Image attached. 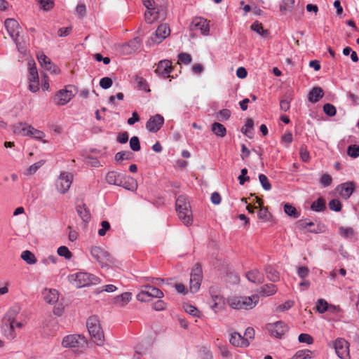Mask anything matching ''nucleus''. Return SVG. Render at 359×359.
Wrapping results in <instances>:
<instances>
[{"mask_svg":"<svg viewBox=\"0 0 359 359\" xmlns=\"http://www.w3.org/2000/svg\"><path fill=\"white\" fill-rule=\"evenodd\" d=\"M57 254L61 256L64 257L65 259H69L72 257V253L69 251L68 248L66 246H60L57 249Z\"/></svg>","mask_w":359,"mask_h":359,"instance_id":"nucleus-43","label":"nucleus"},{"mask_svg":"<svg viewBox=\"0 0 359 359\" xmlns=\"http://www.w3.org/2000/svg\"><path fill=\"white\" fill-rule=\"evenodd\" d=\"M229 342L234 346L245 348L250 345V341L244 338L240 333L237 332H233L231 333V337Z\"/></svg>","mask_w":359,"mask_h":359,"instance_id":"nucleus-21","label":"nucleus"},{"mask_svg":"<svg viewBox=\"0 0 359 359\" xmlns=\"http://www.w3.org/2000/svg\"><path fill=\"white\" fill-rule=\"evenodd\" d=\"M179 61L184 63V65H188L191 63L192 58L191 55L186 53H182L178 56Z\"/></svg>","mask_w":359,"mask_h":359,"instance_id":"nucleus-56","label":"nucleus"},{"mask_svg":"<svg viewBox=\"0 0 359 359\" xmlns=\"http://www.w3.org/2000/svg\"><path fill=\"white\" fill-rule=\"evenodd\" d=\"M18 314V309L12 308L6 314L3 321L4 326L9 328L11 338L15 337L14 330H15V320Z\"/></svg>","mask_w":359,"mask_h":359,"instance_id":"nucleus-14","label":"nucleus"},{"mask_svg":"<svg viewBox=\"0 0 359 359\" xmlns=\"http://www.w3.org/2000/svg\"><path fill=\"white\" fill-rule=\"evenodd\" d=\"M29 90L33 93L37 92L39 89V79H29Z\"/></svg>","mask_w":359,"mask_h":359,"instance_id":"nucleus-57","label":"nucleus"},{"mask_svg":"<svg viewBox=\"0 0 359 359\" xmlns=\"http://www.w3.org/2000/svg\"><path fill=\"white\" fill-rule=\"evenodd\" d=\"M324 95L323 89L320 87H314L309 94V100L312 103L319 101Z\"/></svg>","mask_w":359,"mask_h":359,"instance_id":"nucleus-28","label":"nucleus"},{"mask_svg":"<svg viewBox=\"0 0 359 359\" xmlns=\"http://www.w3.org/2000/svg\"><path fill=\"white\" fill-rule=\"evenodd\" d=\"M293 304H294V302L292 301H287L284 304H282L279 305L276 308V311L278 312L284 311L287 310L290 308H291L293 306Z\"/></svg>","mask_w":359,"mask_h":359,"instance_id":"nucleus-64","label":"nucleus"},{"mask_svg":"<svg viewBox=\"0 0 359 359\" xmlns=\"http://www.w3.org/2000/svg\"><path fill=\"white\" fill-rule=\"evenodd\" d=\"M86 327L93 342L98 346L102 345L104 341V333L97 317H89L86 322Z\"/></svg>","mask_w":359,"mask_h":359,"instance_id":"nucleus-3","label":"nucleus"},{"mask_svg":"<svg viewBox=\"0 0 359 359\" xmlns=\"http://www.w3.org/2000/svg\"><path fill=\"white\" fill-rule=\"evenodd\" d=\"M277 292V287L272 284L269 283L262 286L259 290L258 292L260 295L264 297H268L274 294Z\"/></svg>","mask_w":359,"mask_h":359,"instance_id":"nucleus-27","label":"nucleus"},{"mask_svg":"<svg viewBox=\"0 0 359 359\" xmlns=\"http://www.w3.org/2000/svg\"><path fill=\"white\" fill-rule=\"evenodd\" d=\"M43 299L48 304H55L58 301L59 294L55 289H45L43 292Z\"/></svg>","mask_w":359,"mask_h":359,"instance_id":"nucleus-23","label":"nucleus"},{"mask_svg":"<svg viewBox=\"0 0 359 359\" xmlns=\"http://www.w3.org/2000/svg\"><path fill=\"white\" fill-rule=\"evenodd\" d=\"M176 211L179 219L186 226H189L193 222L192 211L190 203L185 196H179L175 203Z\"/></svg>","mask_w":359,"mask_h":359,"instance_id":"nucleus-1","label":"nucleus"},{"mask_svg":"<svg viewBox=\"0 0 359 359\" xmlns=\"http://www.w3.org/2000/svg\"><path fill=\"white\" fill-rule=\"evenodd\" d=\"M254 122L252 118H248L245 126L241 128V131L245 135H248V133L250 132V130L253 128Z\"/></svg>","mask_w":359,"mask_h":359,"instance_id":"nucleus-47","label":"nucleus"},{"mask_svg":"<svg viewBox=\"0 0 359 359\" xmlns=\"http://www.w3.org/2000/svg\"><path fill=\"white\" fill-rule=\"evenodd\" d=\"M145 20L148 23H152L158 18V13L155 10H148L144 14Z\"/></svg>","mask_w":359,"mask_h":359,"instance_id":"nucleus-42","label":"nucleus"},{"mask_svg":"<svg viewBox=\"0 0 359 359\" xmlns=\"http://www.w3.org/2000/svg\"><path fill=\"white\" fill-rule=\"evenodd\" d=\"M76 212L83 222H88L90 221V210L88 209L85 204L78 205L76 206Z\"/></svg>","mask_w":359,"mask_h":359,"instance_id":"nucleus-30","label":"nucleus"},{"mask_svg":"<svg viewBox=\"0 0 359 359\" xmlns=\"http://www.w3.org/2000/svg\"><path fill=\"white\" fill-rule=\"evenodd\" d=\"M329 207L332 210L338 212L341 209V204L338 199H332L329 203Z\"/></svg>","mask_w":359,"mask_h":359,"instance_id":"nucleus-54","label":"nucleus"},{"mask_svg":"<svg viewBox=\"0 0 359 359\" xmlns=\"http://www.w3.org/2000/svg\"><path fill=\"white\" fill-rule=\"evenodd\" d=\"M355 188V185L353 182H346L339 185L337 190L343 198L348 199L352 195Z\"/></svg>","mask_w":359,"mask_h":359,"instance_id":"nucleus-19","label":"nucleus"},{"mask_svg":"<svg viewBox=\"0 0 359 359\" xmlns=\"http://www.w3.org/2000/svg\"><path fill=\"white\" fill-rule=\"evenodd\" d=\"M259 180L264 189L266 191H269L271 189V185L265 175L260 174L259 175Z\"/></svg>","mask_w":359,"mask_h":359,"instance_id":"nucleus-44","label":"nucleus"},{"mask_svg":"<svg viewBox=\"0 0 359 359\" xmlns=\"http://www.w3.org/2000/svg\"><path fill=\"white\" fill-rule=\"evenodd\" d=\"M284 211L288 216L297 219L299 217L300 214L297 212L295 207L289 203H285L284 205Z\"/></svg>","mask_w":359,"mask_h":359,"instance_id":"nucleus-37","label":"nucleus"},{"mask_svg":"<svg viewBox=\"0 0 359 359\" xmlns=\"http://www.w3.org/2000/svg\"><path fill=\"white\" fill-rule=\"evenodd\" d=\"M172 69V62L168 60H161L158 62L155 72L163 78L170 77V74Z\"/></svg>","mask_w":359,"mask_h":359,"instance_id":"nucleus-17","label":"nucleus"},{"mask_svg":"<svg viewBox=\"0 0 359 359\" xmlns=\"http://www.w3.org/2000/svg\"><path fill=\"white\" fill-rule=\"evenodd\" d=\"M90 255L102 268L107 267L114 262V259L110 254L100 247H92L90 248Z\"/></svg>","mask_w":359,"mask_h":359,"instance_id":"nucleus-5","label":"nucleus"},{"mask_svg":"<svg viewBox=\"0 0 359 359\" xmlns=\"http://www.w3.org/2000/svg\"><path fill=\"white\" fill-rule=\"evenodd\" d=\"M184 310L187 313L193 316H199L200 315V311L198 310V309L191 304L185 305Z\"/></svg>","mask_w":359,"mask_h":359,"instance_id":"nucleus-49","label":"nucleus"},{"mask_svg":"<svg viewBox=\"0 0 359 359\" xmlns=\"http://www.w3.org/2000/svg\"><path fill=\"white\" fill-rule=\"evenodd\" d=\"M76 87L67 86L65 89L59 90L54 97V102L59 106L67 104L76 95Z\"/></svg>","mask_w":359,"mask_h":359,"instance_id":"nucleus-7","label":"nucleus"},{"mask_svg":"<svg viewBox=\"0 0 359 359\" xmlns=\"http://www.w3.org/2000/svg\"><path fill=\"white\" fill-rule=\"evenodd\" d=\"M265 271L266 273V276L269 280H270L272 282H277L279 280V273L277 270H276L272 266H267L265 269Z\"/></svg>","mask_w":359,"mask_h":359,"instance_id":"nucleus-35","label":"nucleus"},{"mask_svg":"<svg viewBox=\"0 0 359 359\" xmlns=\"http://www.w3.org/2000/svg\"><path fill=\"white\" fill-rule=\"evenodd\" d=\"M248 170L246 168H243L241 171V175L238 176V180L241 185H243L245 182L250 180V177L247 176Z\"/></svg>","mask_w":359,"mask_h":359,"instance_id":"nucleus-58","label":"nucleus"},{"mask_svg":"<svg viewBox=\"0 0 359 359\" xmlns=\"http://www.w3.org/2000/svg\"><path fill=\"white\" fill-rule=\"evenodd\" d=\"M164 123V118L160 114L151 116L146 123L147 129L152 133L158 132Z\"/></svg>","mask_w":359,"mask_h":359,"instance_id":"nucleus-16","label":"nucleus"},{"mask_svg":"<svg viewBox=\"0 0 359 359\" xmlns=\"http://www.w3.org/2000/svg\"><path fill=\"white\" fill-rule=\"evenodd\" d=\"M124 174L116 172L109 171L106 175V181L109 184L119 186L121 184V181L123 178Z\"/></svg>","mask_w":359,"mask_h":359,"instance_id":"nucleus-22","label":"nucleus"},{"mask_svg":"<svg viewBox=\"0 0 359 359\" xmlns=\"http://www.w3.org/2000/svg\"><path fill=\"white\" fill-rule=\"evenodd\" d=\"M244 338H246L248 341H251L255 337V330L252 327H248L246 328L244 335Z\"/></svg>","mask_w":359,"mask_h":359,"instance_id":"nucleus-63","label":"nucleus"},{"mask_svg":"<svg viewBox=\"0 0 359 359\" xmlns=\"http://www.w3.org/2000/svg\"><path fill=\"white\" fill-rule=\"evenodd\" d=\"M323 111L329 116H334L337 113L335 107L329 103L324 104Z\"/></svg>","mask_w":359,"mask_h":359,"instance_id":"nucleus-46","label":"nucleus"},{"mask_svg":"<svg viewBox=\"0 0 359 359\" xmlns=\"http://www.w3.org/2000/svg\"><path fill=\"white\" fill-rule=\"evenodd\" d=\"M113 84L112 80L109 77L102 78L100 81V86L104 89H108Z\"/></svg>","mask_w":359,"mask_h":359,"instance_id":"nucleus-53","label":"nucleus"},{"mask_svg":"<svg viewBox=\"0 0 359 359\" xmlns=\"http://www.w3.org/2000/svg\"><path fill=\"white\" fill-rule=\"evenodd\" d=\"M203 279V271L201 266L199 264H196L191 272L190 275V291L192 293L196 292L201 286Z\"/></svg>","mask_w":359,"mask_h":359,"instance_id":"nucleus-10","label":"nucleus"},{"mask_svg":"<svg viewBox=\"0 0 359 359\" xmlns=\"http://www.w3.org/2000/svg\"><path fill=\"white\" fill-rule=\"evenodd\" d=\"M266 329L271 336L280 338L287 331V326L283 321H277L267 324Z\"/></svg>","mask_w":359,"mask_h":359,"instance_id":"nucleus-15","label":"nucleus"},{"mask_svg":"<svg viewBox=\"0 0 359 359\" xmlns=\"http://www.w3.org/2000/svg\"><path fill=\"white\" fill-rule=\"evenodd\" d=\"M69 280L76 287H83L91 284H96L97 278L86 272H78L69 276Z\"/></svg>","mask_w":359,"mask_h":359,"instance_id":"nucleus-4","label":"nucleus"},{"mask_svg":"<svg viewBox=\"0 0 359 359\" xmlns=\"http://www.w3.org/2000/svg\"><path fill=\"white\" fill-rule=\"evenodd\" d=\"M40 6L45 11H49L53 7V0H37Z\"/></svg>","mask_w":359,"mask_h":359,"instance_id":"nucleus-50","label":"nucleus"},{"mask_svg":"<svg viewBox=\"0 0 359 359\" xmlns=\"http://www.w3.org/2000/svg\"><path fill=\"white\" fill-rule=\"evenodd\" d=\"M140 39L138 37H135L127 43L123 44L121 48V51L124 55L132 54L140 48Z\"/></svg>","mask_w":359,"mask_h":359,"instance_id":"nucleus-20","label":"nucleus"},{"mask_svg":"<svg viewBox=\"0 0 359 359\" xmlns=\"http://www.w3.org/2000/svg\"><path fill=\"white\" fill-rule=\"evenodd\" d=\"M21 258L28 264H34L36 263L35 255L29 250H25L21 254Z\"/></svg>","mask_w":359,"mask_h":359,"instance_id":"nucleus-36","label":"nucleus"},{"mask_svg":"<svg viewBox=\"0 0 359 359\" xmlns=\"http://www.w3.org/2000/svg\"><path fill=\"white\" fill-rule=\"evenodd\" d=\"M313 352L309 349L299 350L290 359H311Z\"/></svg>","mask_w":359,"mask_h":359,"instance_id":"nucleus-34","label":"nucleus"},{"mask_svg":"<svg viewBox=\"0 0 359 359\" xmlns=\"http://www.w3.org/2000/svg\"><path fill=\"white\" fill-rule=\"evenodd\" d=\"M5 27L9 36L14 40L18 50H20L22 47L18 39L20 27L18 22L13 18H8L5 21Z\"/></svg>","mask_w":359,"mask_h":359,"instance_id":"nucleus-11","label":"nucleus"},{"mask_svg":"<svg viewBox=\"0 0 359 359\" xmlns=\"http://www.w3.org/2000/svg\"><path fill=\"white\" fill-rule=\"evenodd\" d=\"M43 67L45 68L46 70L49 71L50 72L55 74L60 72V69H58V67L55 65H54L50 60L48 61L47 64L44 65Z\"/></svg>","mask_w":359,"mask_h":359,"instance_id":"nucleus-51","label":"nucleus"},{"mask_svg":"<svg viewBox=\"0 0 359 359\" xmlns=\"http://www.w3.org/2000/svg\"><path fill=\"white\" fill-rule=\"evenodd\" d=\"M132 157V153L129 151H123L116 154L115 159L116 161L128 160Z\"/></svg>","mask_w":359,"mask_h":359,"instance_id":"nucleus-45","label":"nucleus"},{"mask_svg":"<svg viewBox=\"0 0 359 359\" xmlns=\"http://www.w3.org/2000/svg\"><path fill=\"white\" fill-rule=\"evenodd\" d=\"M62 344L66 348H83L86 346L87 340L84 336L70 334L63 338Z\"/></svg>","mask_w":359,"mask_h":359,"instance_id":"nucleus-9","label":"nucleus"},{"mask_svg":"<svg viewBox=\"0 0 359 359\" xmlns=\"http://www.w3.org/2000/svg\"><path fill=\"white\" fill-rule=\"evenodd\" d=\"M316 311L320 313H324L329 309V304L327 301L323 299H319L316 305Z\"/></svg>","mask_w":359,"mask_h":359,"instance_id":"nucleus-39","label":"nucleus"},{"mask_svg":"<svg viewBox=\"0 0 359 359\" xmlns=\"http://www.w3.org/2000/svg\"><path fill=\"white\" fill-rule=\"evenodd\" d=\"M131 298L132 294L130 292H124L116 297L114 299V303L118 306H124L131 300Z\"/></svg>","mask_w":359,"mask_h":359,"instance_id":"nucleus-29","label":"nucleus"},{"mask_svg":"<svg viewBox=\"0 0 359 359\" xmlns=\"http://www.w3.org/2000/svg\"><path fill=\"white\" fill-rule=\"evenodd\" d=\"M251 29L264 38H268L270 34V32L268 29H265L263 25L259 21L253 22L250 27Z\"/></svg>","mask_w":359,"mask_h":359,"instance_id":"nucleus-31","label":"nucleus"},{"mask_svg":"<svg viewBox=\"0 0 359 359\" xmlns=\"http://www.w3.org/2000/svg\"><path fill=\"white\" fill-rule=\"evenodd\" d=\"M339 233L341 236L345 238H352L354 235V231L351 227H343L339 228Z\"/></svg>","mask_w":359,"mask_h":359,"instance_id":"nucleus-40","label":"nucleus"},{"mask_svg":"<svg viewBox=\"0 0 359 359\" xmlns=\"http://www.w3.org/2000/svg\"><path fill=\"white\" fill-rule=\"evenodd\" d=\"M311 208L316 212H320L324 210L325 209V200L323 198H319L312 203Z\"/></svg>","mask_w":359,"mask_h":359,"instance_id":"nucleus-38","label":"nucleus"},{"mask_svg":"<svg viewBox=\"0 0 359 359\" xmlns=\"http://www.w3.org/2000/svg\"><path fill=\"white\" fill-rule=\"evenodd\" d=\"M231 116L230 110L227 109H222L219 111L217 114V118L219 121L227 120Z\"/></svg>","mask_w":359,"mask_h":359,"instance_id":"nucleus-55","label":"nucleus"},{"mask_svg":"<svg viewBox=\"0 0 359 359\" xmlns=\"http://www.w3.org/2000/svg\"><path fill=\"white\" fill-rule=\"evenodd\" d=\"M294 3V0H283V4L280 6V11H285L290 8H292L293 4Z\"/></svg>","mask_w":359,"mask_h":359,"instance_id":"nucleus-61","label":"nucleus"},{"mask_svg":"<svg viewBox=\"0 0 359 359\" xmlns=\"http://www.w3.org/2000/svg\"><path fill=\"white\" fill-rule=\"evenodd\" d=\"M298 339L301 343H306L307 344H311L313 339L309 334L302 333L299 335Z\"/></svg>","mask_w":359,"mask_h":359,"instance_id":"nucleus-52","label":"nucleus"},{"mask_svg":"<svg viewBox=\"0 0 359 359\" xmlns=\"http://www.w3.org/2000/svg\"><path fill=\"white\" fill-rule=\"evenodd\" d=\"M212 131L218 137H223L226 135V128L221 123L215 122L212 125Z\"/></svg>","mask_w":359,"mask_h":359,"instance_id":"nucleus-33","label":"nucleus"},{"mask_svg":"<svg viewBox=\"0 0 359 359\" xmlns=\"http://www.w3.org/2000/svg\"><path fill=\"white\" fill-rule=\"evenodd\" d=\"M210 292L212 299L211 308L217 311L222 308L224 305V299L219 294H214L212 290H210Z\"/></svg>","mask_w":359,"mask_h":359,"instance_id":"nucleus-26","label":"nucleus"},{"mask_svg":"<svg viewBox=\"0 0 359 359\" xmlns=\"http://www.w3.org/2000/svg\"><path fill=\"white\" fill-rule=\"evenodd\" d=\"M259 302L257 295L251 297L246 296H233L228 298L227 303L229 306L233 309H252L256 306Z\"/></svg>","mask_w":359,"mask_h":359,"instance_id":"nucleus-2","label":"nucleus"},{"mask_svg":"<svg viewBox=\"0 0 359 359\" xmlns=\"http://www.w3.org/2000/svg\"><path fill=\"white\" fill-rule=\"evenodd\" d=\"M144 290H141L137 294V299L142 302H149L151 297L162 298L163 297V292L153 286L145 285L143 286Z\"/></svg>","mask_w":359,"mask_h":359,"instance_id":"nucleus-8","label":"nucleus"},{"mask_svg":"<svg viewBox=\"0 0 359 359\" xmlns=\"http://www.w3.org/2000/svg\"><path fill=\"white\" fill-rule=\"evenodd\" d=\"M123 178L119 187H122L129 191H135L137 189V183L133 177L124 175Z\"/></svg>","mask_w":359,"mask_h":359,"instance_id":"nucleus-25","label":"nucleus"},{"mask_svg":"<svg viewBox=\"0 0 359 359\" xmlns=\"http://www.w3.org/2000/svg\"><path fill=\"white\" fill-rule=\"evenodd\" d=\"M347 154L353 158L359 156V146L357 144L349 145L347 148Z\"/></svg>","mask_w":359,"mask_h":359,"instance_id":"nucleus-41","label":"nucleus"},{"mask_svg":"<svg viewBox=\"0 0 359 359\" xmlns=\"http://www.w3.org/2000/svg\"><path fill=\"white\" fill-rule=\"evenodd\" d=\"M102 228L98 231V235L100 236H104L107 231L110 229V224L107 221H102L101 222Z\"/></svg>","mask_w":359,"mask_h":359,"instance_id":"nucleus-59","label":"nucleus"},{"mask_svg":"<svg viewBox=\"0 0 359 359\" xmlns=\"http://www.w3.org/2000/svg\"><path fill=\"white\" fill-rule=\"evenodd\" d=\"M28 124L20 122L13 125L12 129L13 133L18 135L27 136V134L26 132L27 131V128H28Z\"/></svg>","mask_w":359,"mask_h":359,"instance_id":"nucleus-32","label":"nucleus"},{"mask_svg":"<svg viewBox=\"0 0 359 359\" xmlns=\"http://www.w3.org/2000/svg\"><path fill=\"white\" fill-rule=\"evenodd\" d=\"M170 34V29L167 24L160 25L156 32L151 36L150 40L152 43L158 44L166 39Z\"/></svg>","mask_w":359,"mask_h":359,"instance_id":"nucleus-13","label":"nucleus"},{"mask_svg":"<svg viewBox=\"0 0 359 359\" xmlns=\"http://www.w3.org/2000/svg\"><path fill=\"white\" fill-rule=\"evenodd\" d=\"M320 182L323 186L328 187L332 184V178L328 174H323L320 178Z\"/></svg>","mask_w":359,"mask_h":359,"instance_id":"nucleus-60","label":"nucleus"},{"mask_svg":"<svg viewBox=\"0 0 359 359\" xmlns=\"http://www.w3.org/2000/svg\"><path fill=\"white\" fill-rule=\"evenodd\" d=\"M337 355L340 359H351L350 344L344 338L339 337L331 342Z\"/></svg>","mask_w":359,"mask_h":359,"instance_id":"nucleus-6","label":"nucleus"},{"mask_svg":"<svg viewBox=\"0 0 359 359\" xmlns=\"http://www.w3.org/2000/svg\"><path fill=\"white\" fill-rule=\"evenodd\" d=\"M190 28L192 30L200 29L203 35H207L210 31L207 20L203 18H195L190 25Z\"/></svg>","mask_w":359,"mask_h":359,"instance_id":"nucleus-18","label":"nucleus"},{"mask_svg":"<svg viewBox=\"0 0 359 359\" xmlns=\"http://www.w3.org/2000/svg\"><path fill=\"white\" fill-rule=\"evenodd\" d=\"M246 277L249 281L256 284H261L264 280V275L257 269L248 271Z\"/></svg>","mask_w":359,"mask_h":359,"instance_id":"nucleus-24","label":"nucleus"},{"mask_svg":"<svg viewBox=\"0 0 359 359\" xmlns=\"http://www.w3.org/2000/svg\"><path fill=\"white\" fill-rule=\"evenodd\" d=\"M73 181V175L69 172L60 173L56 181V188L61 194H65L70 188Z\"/></svg>","mask_w":359,"mask_h":359,"instance_id":"nucleus-12","label":"nucleus"},{"mask_svg":"<svg viewBox=\"0 0 359 359\" xmlns=\"http://www.w3.org/2000/svg\"><path fill=\"white\" fill-rule=\"evenodd\" d=\"M309 273V270L306 266H300L297 269V275L301 279L306 278Z\"/></svg>","mask_w":359,"mask_h":359,"instance_id":"nucleus-62","label":"nucleus"},{"mask_svg":"<svg viewBox=\"0 0 359 359\" xmlns=\"http://www.w3.org/2000/svg\"><path fill=\"white\" fill-rule=\"evenodd\" d=\"M130 147L133 151H138L140 150V143L137 137L134 136L131 137L130 140Z\"/></svg>","mask_w":359,"mask_h":359,"instance_id":"nucleus-48","label":"nucleus"}]
</instances>
